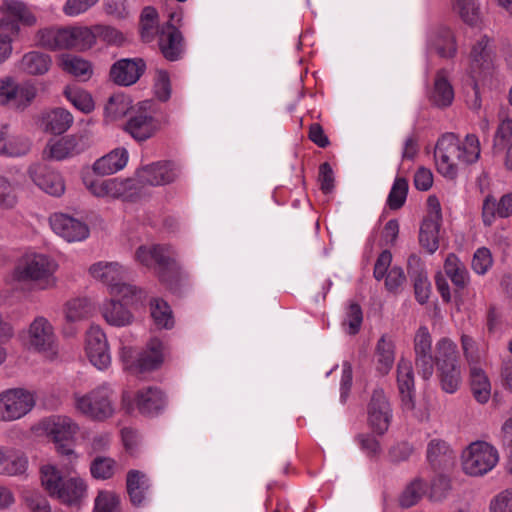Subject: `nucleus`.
I'll return each instance as SVG.
<instances>
[{
    "label": "nucleus",
    "instance_id": "f257e3e1",
    "mask_svg": "<svg viewBox=\"0 0 512 512\" xmlns=\"http://www.w3.org/2000/svg\"><path fill=\"white\" fill-rule=\"evenodd\" d=\"M135 259L148 268L155 266L160 281L172 292H180L185 277L170 246L141 245L135 252Z\"/></svg>",
    "mask_w": 512,
    "mask_h": 512
},
{
    "label": "nucleus",
    "instance_id": "f03ea898",
    "mask_svg": "<svg viewBox=\"0 0 512 512\" xmlns=\"http://www.w3.org/2000/svg\"><path fill=\"white\" fill-rule=\"evenodd\" d=\"M57 264L43 254H30L21 257L16 263L12 277L14 281L31 285L40 290L56 286L54 276Z\"/></svg>",
    "mask_w": 512,
    "mask_h": 512
},
{
    "label": "nucleus",
    "instance_id": "7ed1b4c3",
    "mask_svg": "<svg viewBox=\"0 0 512 512\" xmlns=\"http://www.w3.org/2000/svg\"><path fill=\"white\" fill-rule=\"evenodd\" d=\"M434 366L442 391L448 394L457 392L462 375L457 346L452 340L442 338L437 342Z\"/></svg>",
    "mask_w": 512,
    "mask_h": 512
},
{
    "label": "nucleus",
    "instance_id": "20e7f679",
    "mask_svg": "<svg viewBox=\"0 0 512 512\" xmlns=\"http://www.w3.org/2000/svg\"><path fill=\"white\" fill-rule=\"evenodd\" d=\"M38 43L50 50H85L94 42V34L87 27H49L38 30Z\"/></svg>",
    "mask_w": 512,
    "mask_h": 512
},
{
    "label": "nucleus",
    "instance_id": "39448f33",
    "mask_svg": "<svg viewBox=\"0 0 512 512\" xmlns=\"http://www.w3.org/2000/svg\"><path fill=\"white\" fill-rule=\"evenodd\" d=\"M98 279L112 297H119L125 305H133L146 298V292L126 282L127 271L118 262L98 263Z\"/></svg>",
    "mask_w": 512,
    "mask_h": 512
},
{
    "label": "nucleus",
    "instance_id": "423d86ee",
    "mask_svg": "<svg viewBox=\"0 0 512 512\" xmlns=\"http://www.w3.org/2000/svg\"><path fill=\"white\" fill-rule=\"evenodd\" d=\"M463 470L471 476L484 475L494 468L499 460L497 450L487 442L471 443L463 452Z\"/></svg>",
    "mask_w": 512,
    "mask_h": 512
},
{
    "label": "nucleus",
    "instance_id": "0eeeda50",
    "mask_svg": "<svg viewBox=\"0 0 512 512\" xmlns=\"http://www.w3.org/2000/svg\"><path fill=\"white\" fill-rule=\"evenodd\" d=\"M150 106L149 101L137 103L123 125V130L138 142L146 141L161 129L160 120L148 112Z\"/></svg>",
    "mask_w": 512,
    "mask_h": 512
},
{
    "label": "nucleus",
    "instance_id": "6e6552de",
    "mask_svg": "<svg viewBox=\"0 0 512 512\" xmlns=\"http://www.w3.org/2000/svg\"><path fill=\"white\" fill-rule=\"evenodd\" d=\"M434 157L437 170L444 177L454 179L458 173L457 161L460 162V139L454 133H446L438 139Z\"/></svg>",
    "mask_w": 512,
    "mask_h": 512
},
{
    "label": "nucleus",
    "instance_id": "1a4fd4ad",
    "mask_svg": "<svg viewBox=\"0 0 512 512\" xmlns=\"http://www.w3.org/2000/svg\"><path fill=\"white\" fill-rule=\"evenodd\" d=\"M33 395L23 389L0 393V421H13L26 415L34 406Z\"/></svg>",
    "mask_w": 512,
    "mask_h": 512
},
{
    "label": "nucleus",
    "instance_id": "9d476101",
    "mask_svg": "<svg viewBox=\"0 0 512 512\" xmlns=\"http://www.w3.org/2000/svg\"><path fill=\"white\" fill-rule=\"evenodd\" d=\"M47 431L52 437L57 452L71 457L74 455L73 438L78 431V426L67 416H53L49 418Z\"/></svg>",
    "mask_w": 512,
    "mask_h": 512
},
{
    "label": "nucleus",
    "instance_id": "9b49d317",
    "mask_svg": "<svg viewBox=\"0 0 512 512\" xmlns=\"http://www.w3.org/2000/svg\"><path fill=\"white\" fill-rule=\"evenodd\" d=\"M28 345L30 349L45 353L48 357H53L56 354L53 327L46 318L36 317L30 324Z\"/></svg>",
    "mask_w": 512,
    "mask_h": 512
},
{
    "label": "nucleus",
    "instance_id": "f8f14e48",
    "mask_svg": "<svg viewBox=\"0 0 512 512\" xmlns=\"http://www.w3.org/2000/svg\"><path fill=\"white\" fill-rule=\"evenodd\" d=\"M4 16L0 19V30L2 33L17 35L19 33V22L32 26L36 23L35 16L28 10L23 2L17 0L5 1L2 6Z\"/></svg>",
    "mask_w": 512,
    "mask_h": 512
},
{
    "label": "nucleus",
    "instance_id": "ddd939ff",
    "mask_svg": "<svg viewBox=\"0 0 512 512\" xmlns=\"http://www.w3.org/2000/svg\"><path fill=\"white\" fill-rule=\"evenodd\" d=\"M392 418V409L383 389L373 390L368 404V422L370 427L379 435H383L389 428Z\"/></svg>",
    "mask_w": 512,
    "mask_h": 512
},
{
    "label": "nucleus",
    "instance_id": "4468645a",
    "mask_svg": "<svg viewBox=\"0 0 512 512\" xmlns=\"http://www.w3.org/2000/svg\"><path fill=\"white\" fill-rule=\"evenodd\" d=\"M52 230L67 242H79L89 236L88 226L73 216L56 212L49 217Z\"/></svg>",
    "mask_w": 512,
    "mask_h": 512
},
{
    "label": "nucleus",
    "instance_id": "2eb2a0df",
    "mask_svg": "<svg viewBox=\"0 0 512 512\" xmlns=\"http://www.w3.org/2000/svg\"><path fill=\"white\" fill-rule=\"evenodd\" d=\"M415 366L424 380H429L434 373L435 358L432 356V339L425 326H421L414 337Z\"/></svg>",
    "mask_w": 512,
    "mask_h": 512
},
{
    "label": "nucleus",
    "instance_id": "dca6fc26",
    "mask_svg": "<svg viewBox=\"0 0 512 512\" xmlns=\"http://www.w3.org/2000/svg\"><path fill=\"white\" fill-rule=\"evenodd\" d=\"M146 71L144 59L123 58L116 61L110 68V80L119 85L128 87L135 84Z\"/></svg>",
    "mask_w": 512,
    "mask_h": 512
},
{
    "label": "nucleus",
    "instance_id": "f3484780",
    "mask_svg": "<svg viewBox=\"0 0 512 512\" xmlns=\"http://www.w3.org/2000/svg\"><path fill=\"white\" fill-rule=\"evenodd\" d=\"M136 177L142 184L151 186L166 185L172 183L178 177V170L171 161H159L138 169Z\"/></svg>",
    "mask_w": 512,
    "mask_h": 512
},
{
    "label": "nucleus",
    "instance_id": "a211bd4d",
    "mask_svg": "<svg viewBox=\"0 0 512 512\" xmlns=\"http://www.w3.org/2000/svg\"><path fill=\"white\" fill-rule=\"evenodd\" d=\"M36 96L33 87H19L12 78L0 80V105H9L16 110H24Z\"/></svg>",
    "mask_w": 512,
    "mask_h": 512
},
{
    "label": "nucleus",
    "instance_id": "6ab92c4d",
    "mask_svg": "<svg viewBox=\"0 0 512 512\" xmlns=\"http://www.w3.org/2000/svg\"><path fill=\"white\" fill-rule=\"evenodd\" d=\"M159 49L168 61H178L185 50L184 37L180 30L170 22L162 26L158 39Z\"/></svg>",
    "mask_w": 512,
    "mask_h": 512
},
{
    "label": "nucleus",
    "instance_id": "aec40b11",
    "mask_svg": "<svg viewBox=\"0 0 512 512\" xmlns=\"http://www.w3.org/2000/svg\"><path fill=\"white\" fill-rule=\"evenodd\" d=\"M88 145L87 138L84 136L63 137L56 142H49L43 150V157L60 161L81 153Z\"/></svg>",
    "mask_w": 512,
    "mask_h": 512
},
{
    "label": "nucleus",
    "instance_id": "412c9836",
    "mask_svg": "<svg viewBox=\"0 0 512 512\" xmlns=\"http://www.w3.org/2000/svg\"><path fill=\"white\" fill-rule=\"evenodd\" d=\"M29 173L33 182L47 194L58 197L64 193L65 184L61 175L48 166L34 165Z\"/></svg>",
    "mask_w": 512,
    "mask_h": 512
},
{
    "label": "nucleus",
    "instance_id": "4be33fe9",
    "mask_svg": "<svg viewBox=\"0 0 512 512\" xmlns=\"http://www.w3.org/2000/svg\"><path fill=\"white\" fill-rule=\"evenodd\" d=\"M407 273L413 282L414 294L420 304H425L430 296L431 284L427 272L416 255H410L407 262Z\"/></svg>",
    "mask_w": 512,
    "mask_h": 512
},
{
    "label": "nucleus",
    "instance_id": "5701e85b",
    "mask_svg": "<svg viewBox=\"0 0 512 512\" xmlns=\"http://www.w3.org/2000/svg\"><path fill=\"white\" fill-rule=\"evenodd\" d=\"M162 363L163 343L154 338L149 341L147 348L139 353L130 369L136 373H145L158 369Z\"/></svg>",
    "mask_w": 512,
    "mask_h": 512
},
{
    "label": "nucleus",
    "instance_id": "b1692460",
    "mask_svg": "<svg viewBox=\"0 0 512 512\" xmlns=\"http://www.w3.org/2000/svg\"><path fill=\"white\" fill-rule=\"evenodd\" d=\"M512 216V193H506L497 201L488 194L482 205V219L485 226H491L496 217L508 218Z\"/></svg>",
    "mask_w": 512,
    "mask_h": 512
},
{
    "label": "nucleus",
    "instance_id": "393cba45",
    "mask_svg": "<svg viewBox=\"0 0 512 512\" xmlns=\"http://www.w3.org/2000/svg\"><path fill=\"white\" fill-rule=\"evenodd\" d=\"M397 383L401 395L402 405L405 410H413L415 407L414 375L411 362L401 359L397 365Z\"/></svg>",
    "mask_w": 512,
    "mask_h": 512
},
{
    "label": "nucleus",
    "instance_id": "a878e982",
    "mask_svg": "<svg viewBox=\"0 0 512 512\" xmlns=\"http://www.w3.org/2000/svg\"><path fill=\"white\" fill-rule=\"evenodd\" d=\"M455 454L447 442L433 439L427 446V460L434 470H445L454 464Z\"/></svg>",
    "mask_w": 512,
    "mask_h": 512
},
{
    "label": "nucleus",
    "instance_id": "bb28decb",
    "mask_svg": "<svg viewBox=\"0 0 512 512\" xmlns=\"http://www.w3.org/2000/svg\"><path fill=\"white\" fill-rule=\"evenodd\" d=\"M428 49L442 58L453 57L457 48L451 30L447 27H439L433 30L429 35Z\"/></svg>",
    "mask_w": 512,
    "mask_h": 512
},
{
    "label": "nucleus",
    "instance_id": "cd10ccee",
    "mask_svg": "<svg viewBox=\"0 0 512 512\" xmlns=\"http://www.w3.org/2000/svg\"><path fill=\"white\" fill-rule=\"evenodd\" d=\"M136 405L143 415H157L165 406V397L160 389L147 387L137 392Z\"/></svg>",
    "mask_w": 512,
    "mask_h": 512
},
{
    "label": "nucleus",
    "instance_id": "c85d7f7f",
    "mask_svg": "<svg viewBox=\"0 0 512 512\" xmlns=\"http://www.w3.org/2000/svg\"><path fill=\"white\" fill-rule=\"evenodd\" d=\"M95 305L87 297H75L68 300L63 307L65 320L68 324L84 321L93 316Z\"/></svg>",
    "mask_w": 512,
    "mask_h": 512
},
{
    "label": "nucleus",
    "instance_id": "c756f323",
    "mask_svg": "<svg viewBox=\"0 0 512 512\" xmlns=\"http://www.w3.org/2000/svg\"><path fill=\"white\" fill-rule=\"evenodd\" d=\"M429 100L432 105L438 108H447L452 104L454 100V89L444 70H439L436 73Z\"/></svg>",
    "mask_w": 512,
    "mask_h": 512
},
{
    "label": "nucleus",
    "instance_id": "7c9ffc66",
    "mask_svg": "<svg viewBox=\"0 0 512 512\" xmlns=\"http://www.w3.org/2000/svg\"><path fill=\"white\" fill-rule=\"evenodd\" d=\"M73 123L72 114L61 107L43 113L42 125L46 132L60 135L66 132Z\"/></svg>",
    "mask_w": 512,
    "mask_h": 512
},
{
    "label": "nucleus",
    "instance_id": "2f4dec72",
    "mask_svg": "<svg viewBox=\"0 0 512 512\" xmlns=\"http://www.w3.org/2000/svg\"><path fill=\"white\" fill-rule=\"evenodd\" d=\"M150 486V481L143 472L139 470H130L127 473V493L134 506H140L144 502Z\"/></svg>",
    "mask_w": 512,
    "mask_h": 512
},
{
    "label": "nucleus",
    "instance_id": "473e14b6",
    "mask_svg": "<svg viewBox=\"0 0 512 512\" xmlns=\"http://www.w3.org/2000/svg\"><path fill=\"white\" fill-rule=\"evenodd\" d=\"M134 107L129 97L124 94H114L109 97L104 106L103 121L109 124L124 116H129Z\"/></svg>",
    "mask_w": 512,
    "mask_h": 512
},
{
    "label": "nucleus",
    "instance_id": "72a5a7b5",
    "mask_svg": "<svg viewBox=\"0 0 512 512\" xmlns=\"http://www.w3.org/2000/svg\"><path fill=\"white\" fill-rule=\"evenodd\" d=\"M113 297L103 304L102 316L112 326H126L132 322V313L124 306L119 299Z\"/></svg>",
    "mask_w": 512,
    "mask_h": 512
},
{
    "label": "nucleus",
    "instance_id": "f704fd0d",
    "mask_svg": "<svg viewBox=\"0 0 512 512\" xmlns=\"http://www.w3.org/2000/svg\"><path fill=\"white\" fill-rule=\"evenodd\" d=\"M470 388L477 402L487 403L491 396V384L485 371L479 365L469 367Z\"/></svg>",
    "mask_w": 512,
    "mask_h": 512
},
{
    "label": "nucleus",
    "instance_id": "c9c22d12",
    "mask_svg": "<svg viewBox=\"0 0 512 512\" xmlns=\"http://www.w3.org/2000/svg\"><path fill=\"white\" fill-rule=\"evenodd\" d=\"M87 486L80 478L64 480L58 487L55 495L63 503L72 505L78 503L86 494Z\"/></svg>",
    "mask_w": 512,
    "mask_h": 512
},
{
    "label": "nucleus",
    "instance_id": "e433bc0d",
    "mask_svg": "<svg viewBox=\"0 0 512 512\" xmlns=\"http://www.w3.org/2000/svg\"><path fill=\"white\" fill-rule=\"evenodd\" d=\"M51 62L49 55L39 51H31L23 55L19 67L30 75H43L49 70Z\"/></svg>",
    "mask_w": 512,
    "mask_h": 512
},
{
    "label": "nucleus",
    "instance_id": "4c0bfd02",
    "mask_svg": "<svg viewBox=\"0 0 512 512\" xmlns=\"http://www.w3.org/2000/svg\"><path fill=\"white\" fill-rule=\"evenodd\" d=\"M444 271L457 289H464L469 282V273L465 264L453 253L444 263Z\"/></svg>",
    "mask_w": 512,
    "mask_h": 512
},
{
    "label": "nucleus",
    "instance_id": "58836bf2",
    "mask_svg": "<svg viewBox=\"0 0 512 512\" xmlns=\"http://www.w3.org/2000/svg\"><path fill=\"white\" fill-rule=\"evenodd\" d=\"M127 161V150L125 148H116L98 159V174H114L123 169Z\"/></svg>",
    "mask_w": 512,
    "mask_h": 512
},
{
    "label": "nucleus",
    "instance_id": "ea45409f",
    "mask_svg": "<svg viewBox=\"0 0 512 512\" xmlns=\"http://www.w3.org/2000/svg\"><path fill=\"white\" fill-rule=\"evenodd\" d=\"M394 348L395 347L393 341L386 335H382L378 340L375 356L377 359V370L382 375L388 374L394 364Z\"/></svg>",
    "mask_w": 512,
    "mask_h": 512
},
{
    "label": "nucleus",
    "instance_id": "a19ab883",
    "mask_svg": "<svg viewBox=\"0 0 512 512\" xmlns=\"http://www.w3.org/2000/svg\"><path fill=\"white\" fill-rule=\"evenodd\" d=\"M440 222L423 220L419 232L420 245L429 253H434L439 247Z\"/></svg>",
    "mask_w": 512,
    "mask_h": 512
},
{
    "label": "nucleus",
    "instance_id": "79ce46f5",
    "mask_svg": "<svg viewBox=\"0 0 512 512\" xmlns=\"http://www.w3.org/2000/svg\"><path fill=\"white\" fill-rule=\"evenodd\" d=\"M489 39L483 36L474 46L472 47L470 56L473 68L487 70L492 64L491 50L488 47Z\"/></svg>",
    "mask_w": 512,
    "mask_h": 512
},
{
    "label": "nucleus",
    "instance_id": "37998d69",
    "mask_svg": "<svg viewBox=\"0 0 512 512\" xmlns=\"http://www.w3.org/2000/svg\"><path fill=\"white\" fill-rule=\"evenodd\" d=\"M151 316L158 328L170 329L174 325L170 306L162 299H153L150 303Z\"/></svg>",
    "mask_w": 512,
    "mask_h": 512
},
{
    "label": "nucleus",
    "instance_id": "c03bdc74",
    "mask_svg": "<svg viewBox=\"0 0 512 512\" xmlns=\"http://www.w3.org/2000/svg\"><path fill=\"white\" fill-rule=\"evenodd\" d=\"M427 492L426 484L421 478L412 480L400 496L401 507L408 508L415 505Z\"/></svg>",
    "mask_w": 512,
    "mask_h": 512
},
{
    "label": "nucleus",
    "instance_id": "a18cd8bd",
    "mask_svg": "<svg viewBox=\"0 0 512 512\" xmlns=\"http://www.w3.org/2000/svg\"><path fill=\"white\" fill-rule=\"evenodd\" d=\"M454 10L470 26H476L480 22V9L476 0H455Z\"/></svg>",
    "mask_w": 512,
    "mask_h": 512
},
{
    "label": "nucleus",
    "instance_id": "49530a36",
    "mask_svg": "<svg viewBox=\"0 0 512 512\" xmlns=\"http://www.w3.org/2000/svg\"><path fill=\"white\" fill-rule=\"evenodd\" d=\"M480 142L475 134H467L463 143L460 142V162L473 164L480 157Z\"/></svg>",
    "mask_w": 512,
    "mask_h": 512
},
{
    "label": "nucleus",
    "instance_id": "de8ad7c7",
    "mask_svg": "<svg viewBox=\"0 0 512 512\" xmlns=\"http://www.w3.org/2000/svg\"><path fill=\"white\" fill-rule=\"evenodd\" d=\"M17 202V183L0 175V208L13 209Z\"/></svg>",
    "mask_w": 512,
    "mask_h": 512
},
{
    "label": "nucleus",
    "instance_id": "09e8293b",
    "mask_svg": "<svg viewBox=\"0 0 512 512\" xmlns=\"http://www.w3.org/2000/svg\"><path fill=\"white\" fill-rule=\"evenodd\" d=\"M0 460V474L14 476L23 474L27 467V460L22 456L7 455L3 450Z\"/></svg>",
    "mask_w": 512,
    "mask_h": 512
},
{
    "label": "nucleus",
    "instance_id": "8fccbe9b",
    "mask_svg": "<svg viewBox=\"0 0 512 512\" xmlns=\"http://www.w3.org/2000/svg\"><path fill=\"white\" fill-rule=\"evenodd\" d=\"M408 182L405 178H396L388 195L387 204L390 209H400L407 197Z\"/></svg>",
    "mask_w": 512,
    "mask_h": 512
},
{
    "label": "nucleus",
    "instance_id": "3c124183",
    "mask_svg": "<svg viewBox=\"0 0 512 512\" xmlns=\"http://www.w3.org/2000/svg\"><path fill=\"white\" fill-rule=\"evenodd\" d=\"M25 507L30 512H51L47 498L35 490H26L22 495Z\"/></svg>",
    "mask_w": 512,
    "mask_h": 512
},
{
    "label": "nucleus",
    "instance_id": "603ef678",
    "mask_svg": "<svg viewBox=\"0 0 512 512\" xmlns=\"http://www.w3.org/2000/svg\"><path fill=\"white\" fill-rule=\"evenodd\" d=\"M450 491H451L450 479L443 474H438L431 481L428 497L430 500H432L434 502H441L447 498Z\"/></svg>",
    "mask_w": 512,
    "mask_h": 512
},
{
    "label": "nucleus",
    "instance_id": "864d4df0",
    "mask_svg": "<svg viewBox=\"0 0 512 512\" xmlns=\"http://www.w3.org/2000/svg\"><path fill=\"white\" fill-rule=\"evenodd\" d=\"M511 137L512 120L507 118L501 121L494 135L492 146L493 154H499L504 149V146L510 142L509 140Z\"/></svg>",
    "mask_w": 512,
    "mask_h": 512
},
{
    "label": "nucleus",
    "instance_id": "5fc2aeb1",
    "mask_svg": "<svg viewBox=\"0 0 512 512\" xmlns=\"http://www.w3.org/2000/svg\"><path fill=\"white\" fill-rule=\"evenodd\" d=\"M75 407L79 413L85 417L94 420L96 419V395L94 392H89L85 395L75 394Z\"/></svg>",
    "mask_w": 512,
    "mask_h": 512
},
{
    "label": "nucleus",
    "instance_id": "6e6d98bb",
    "mask_svg": "<svg viewBox=\"0 0 512 512\" xmlns=\"http://www.w3.org/2000/svg\"><path fill=\"white\" fill-rule=\"evenodd\" d=\"M61 66L64 71L74 76H83L90 70V64L87 61L72 55L64 56Z\"/></svg>",
    "mask_w": 512,
    "mask_h": 512
},
{
    "label": "nucleus",
    "instance_id": "4d7b16f0",
    "mask_svg": "<svg viewBox=\"0 0 512 512\" xmlns=\"http://www.w3.org/2000/svg\"><path fill=\"white\" fill-rule=\"evenodd\" d=\"M116 395L106 390L103 395H98V421L112 417L116 410Z\"/></svg>",
    "mask_w": 512,
    "mask_h": 512
},
{
    "label": "nucleus",
    "instance_id": "13d9d810",
    "mask_svg": "<svg viewBox=\"0 0 512 512\" xmlns=\"http://www.w3.org/2000/svg\"><path fill=\"white\" fill-rule=\"evenodd\" d=\"M68 100L80 111L89 113L94 109L92 96L83 90L65 91Z\"/></svg>",
    "mask_w": 512,
    "mask_h": 512
},
{
    "label": "nucleus",
    "instance_id": "bf43d9fd",
    "mask_svg": "<svg viewBox=\"0 0 512 512\" xmlns=\"http://www.w3.org/2000/svg\"><path fill=\"white\" fill-rule=\"evenodd\" d=\"M63 481L59 472L54 467L45 466L41 469V483L51 496L55 495Z\"/></svg>",
    "mask_w": 512,
    "mask_h": 512
},
{
    "label": "nucleus",
    "instance_id": "052dcab7",
    "mask_svg": "<svg viewBox=\"0 0 512 512\" xmlns=\"http://www.w3.org/2000/svg\"><path fill=\"white\" fill-rule=\"evenodd\" d=\"M461 346L463 355L469 364V367H472L473 365H479L481 355L475 340L469 335L462 334Z\"/></svg>",
    "mask_w": 512,
    "mask_h": 512
},
{
    "label": "nucleus",
    "instance_id": "680f3d73",
    "mask_svg": "<svg viewBox=\"0 0 512 512\" xmlns=\"http://www.w3.org/2000/svg\"><path fill=\"white\" fill-rule=\"evenodd\" d=\"M98 512H121L119 496L111 491L98 492Z\"/></svg>",
    "mask_w": 512,
    "mask_h": 512
},
{
    "label": "nucleus",
    "instance_id": "e2e57ef3",
    "mask_svg": "<svg viewBox=\"0 0 512 512\" xmlns=\"http://www.w3.org/2000/svg\"><path fill=\"white\" fill-rule=\"evenodd\" d=\"M492 256L489 249L482 247L476 250L472 259V269L479 275L485 274L492 266Z\"/></svg>",
    "mask_w": 512,
    "mask_h": 512
},
{
    "label": "nucleus",
    "instance_id": "0e129e2a",
    "mask_svg": "<svg viewBox=\"0 0 512 512\" xmlns=\"http://www.w3.org/2000/svg\"><path fill=\"white\" fill-rule=\"evenodd\" d=\"M406 282V276L402 268L393 267L391 268L385 278L386 289L393 293H400L404 283Z\"/></svg>",
    "mask_w": 512,
    "mask_h": 512
},
{
    "label": "nucleus",
    "instance_id": "69168bd1",
    "mask_svg": "<svg viewBox=\"0 0 512 512\" xmlns=\"http://www.w3.org/2000/svg\"><path fill=\"white\" fill-rule=\"evenodd\" d=\"M363 321V314L360 305L357 303H351L347 310V319L343 325H348L347 332L350 335H355L359 332Z\"/></svg>",
    "mask_w": 512,
    "mask_h": 512
},
{
    "label": "nucleus",
    "instance_id": "338daca9",
    "mask_svg": "<svg viewBox=\"0 0 512 512\" xmlns=\"http://www.w3.org/2000/svg\"><path fill=\"white\" fill-rule=\"evenodd\" d=\"M155 95L160 101H167L171 96V83L169 74L165 70H157L155 81Z\"/></svg>",
    "mask_w": 512,
    "mask_h": 512
},
{
    "label": "nucleus",
    "instance_id": "774afa93",
    "mask_svg": "<svg viewBox=\"0 0 512 512\" xmlns=\"http://www.w3.org/2000/svg\"><path fill=\"white\" fill-rule=\"evenodd\" d=\"M491 512H512V487L499 493L490 503Z\"/></svg>",
    "mask_w": 512,
    "mask_h": 512
}]
</instances>
